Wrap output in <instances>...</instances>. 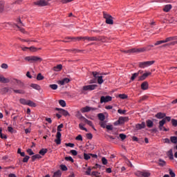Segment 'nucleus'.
<instances>
[{
  "mask_svg": "<svg viewBox=\"0 0 177 177\" xmlns=\"http://www.w3.org/2000/svg\"><path fill=\"white\" fill-rule=\"evenodd\" d=\"M25 60L29 62L30 63H41L42 62V58L38 56H28L25 57Z\"/></svg>",
  "mask_w": 177,
  "mask_h": 177,
  "instance_id": "1",
  "label": "nucleus"
},
{
  "mask_svg": "<svg viewBox=\"0 0 177 177\" xmlns=\"http://www.w3.org/2000/svg\"><path fill=\"white\" fill-rule=\"evenodd\" d=\"M103 17L106 19V24H114V21H113V17L111 15L104 12Z\"/></svg>",
  "mask_w": 177,
  "mask_h": 177,
  "instance_id": "2",
  "label": "nucleus"
},
{
  "mask_svg": "<svg viewBox=\"0 0 177 177\" xmlns=\"http://www.w3.org/2000/svg\"><path fill=\"white\" fill-rule=\"evenodd\" d=\"M154 61H147L144 62H140L139 67L140 68H145V67H149L150 66H152V64H154Z\"/></svg>",
  "mask_w": 177,
  "mask_h": 177,
  "instance_id": "3",
  "label": "nucleus"
},
{
  "mask_svg": "<svg viewBox=\"0 0 177 177\" xmlns=\"http://www.w3.org/2000/svg\"><path fill=\"white\" fill-rule=\"evenodd\" d=\"M48 0H38L34 2V5L37 6H48Z\"/></svg>",
  "mask_w": 177,
  "mask_h": 177,
  "instance_id": "4",
  "label": "nucleus"
},
{
  "mask_svg": "<svg viewBox=\"0 0 177 177\" xmlns=\"http://www.w3.org/2000/svg\"><path fill=\"white\" fill-rule=\"evenodd\" d=\"M111 100H113V97L110 95H106V97L101 96L100 97V103H107L111 102Z\"/></svg>",
  "mask_w": 177,
  "mask_h": 177,
  "instance_id": "5",
  "label": "nucleus"
},
{
  "mask_svg": "<svg viewBox=\"0 0 177 177\" xmlns=\"http://www.w3.org/2000/svg\"><path fill=\"white\" fill-rule=\"evenodd\" d=\"M96 88H97V84L84 86L83 91H94V89H96Z\"/></svg>",
  "mask_w": 177,
  "mask_h": 177,
  "instance_id": "6",
  "label": "nucleus"
},
{
  "mask_svg": "<svg viewBox=\"0 0 177 177\" xmlns=\"http://www.w3.org/2000/svg\"><path fill=\"white\" fill-rule=\"evenodd\" d=\"M57 139L55 140L56 145H60L62 143V133L60 131L57 132Z\"/></svg>",
  "mask_w": 177,
  "mask_h": 177,
  "instance_id": "7",
  "label": "nucleus"
},
{
  "mask_svg": "<svg viewBox=\"0 0 177 177\" xmlns=\"http://www.w3.org/2000/svg\"><path fill=\"white\" fill-rule=\"evenodd\" d=\"M55 110L57 111H59V114H62V115H64V117H67V115H70V113H68V111H67L63 109L55 108Z\"/></svg>",
  "mask_w": 177,
  "mask_h": 177,
  "instance_id": "8",
  "label": "nucleus"
},
{
  "mask_svg": "<svg viewBox=\"0 0 177 177\" xmlns=\"http://www.w3.org/2000/svg\"><path fill=\"white\" fill-rule=\"evenodd\" d=\"M149 75H151V73L149 72L142 74V75L138 77V81H145V80H146V77H149Z\"/></svg>",
  "mask_w": 177,
  "mask_h": 177,
  "instance_id": "9",
  "label": "nucleus"
},
{
  "mask_svg": "<svg viewBox=\"0 0 177 177\" xmlns=\"http://www.w3.org/2000/svg\"><path fill=\"white\" fill-rule=\"evenodd\" d=\"M136 129H143L144 128H146V123L145 122H142L141 124H136Z\"/></svg>",
  "mask_w": 177,
  "mask_h": 177,
  "instance_id": "10",
  "label": "nucleus"
},
{
  "mask_svg": "<svg viewBox=\"0 0 177 177\" xmlns=\"http://www.w3.org/2000/svg\"><path fill=\"white\" fill-rule=\"evenodd\" d=\"M177 39V36H174V37H167L166 38L164 41L165 44L167 42H171V41H176Z\"/></svg>",
  "mask_w": 177,
  "mask_h": 177,
  "instance_id": "11",
  "label": "nucleus"
},
{
  "mask_svg": "<svg viewBox=\"0 0 177 177\" xmlns=\"http://www.w3.org/2000/svg\"><path fill=\"white\" fill-rule=\"evenodd\" d=\"M0 82H2L3 84H8V82H9V79L6 78L2 75H0Z\"/></svg>",
  "mask_w": 177,
  "mask_h": 177,
  "instance_id": "12",
  "label": "nucleus"
},
{
  "mask_svg": "<svg viewBox=\"0 0 177 177\" xmlns=\"http://www.w3.org/2000/svg\"><path fill=\"white\" fill-rule=\"evenodd\" d=\"M141 88L143 91H146L147 89L149 88V83L147 82H144L141 84Z\"/></svg>",
  "mask_w": 177,
  "mask_h": 177,
  "instance_id": "13",
  "label": "nucleus"
},
{
  "mask_svg": "<svg viewBox=\"0 0 177 177\" xmlns=\"http://www.w3.org/2000/svg\"><path fill=\"white\" fill-rule=\"evenodd\" d=\"M68 82H70V79L66 77V78H64L62 80L59 81V84L60 85H64L66 84H68Z\"/></svg>",
  "mask_w": 177,
  "mask_h": 177,
  "instance_id": "14",
  "label": "nucleus"
},
{
  "mask_svg": "<svg viewBox=\"0 0 177 177\" xmlns=\"http://www.w3.org/2000/svg\"><path fill=\"white\" fill-rule=\"evenodd\" d=\"M172 9V5L171 4H167L166 6H165L164 8H163V11L168 12H169V10H171Z\"/></svg>",
  "mask_w": 177,
  "mask_h": 177,
  "instance_id": "15",
  "label": "nucleus"
},
{
  "mask_svg": "<svg viewBox=\"0 0 177 177\" xmlns=\"http://www.w3.org/2000/svg\"><path fill=\"white\" fill-rule=\"evenodd\" d=\"M126 121H128L127 117H120L118 119V123L120 124H124V122H126Z\"/></svg>",
  "mask_w": 177,
  "mask_h": 177,
  "instance_id": "16",
  "label": "nucleus"
},
{
  "mask_svg": "<svg viewBox=\"0 0 177 177\" xmlns=\"http://www.w3.org/2000/svg\"><path fill=\"white\" fill-rule=\"evenodd\" d=\"M82 118L84 120V122H86V124L89 125V127H92V128H93V124L92 123V121L88 120V119L85 118V117L84 116H82Z\"/></svg>",
  "mask_w": 177,
  "mask_h": 177,
  "instance_id": "17",
  "label": "nucleus"
},
{
  "mask_svg": "<svg viewBox=\"0 0 177 177\" xmlns=\"http://www.w3.org/2000/svg\"><path fill=\"white\" fill-rule=\"evenodd\" d=\"M14 84H16V85H19L20 88H23L24 86V84L21 82V81L18 80H14Z\"/></svg>",
  "mask_w": 177,
  "mask_h": 177,
  "instance_id": "18",
  "label": "nucleus"
},
{
  "mask_svg": "<svg viewBox=\"0 0 177 177\" xmlns=\"http://www.w3.org/2000/svg\"><path fill=\"white\" fill-rule=\"evenodd\" d=\"M80 111H82V113H88V111H91V106H85L83 107L80 109Z\"/></svg>",
  "mask_w": 177,
  "mask_h": 177,
  "instance_id": "19",
  "label": "nucleus"
},
{
  "mask_svg": "<svg viewBox=\"0 0 177 177\" xmlns=\"http://www.w3.org/2000/svg\"><path fill=\"white\" fill-rule=\"evenodd\" d=\"M62 68H63V65L62 64H58L56 66H54L53 70L54 71H61Z\"/></svg>",
  "mask_w": 177,
  "mask_h": 177,
  "instance_id": "20",
  "label": "nucleus"
},
{
  "mask_svg": "<svg viewBox=\"0 0 177 177\" xmlns=\"http://www.w3.org/2000/svg\"><path fill=\"white\" fill-rule=\"evenodd\" d=\"M100 37H88V42L93 41H100Z\"/></svg>",
  "mask_w": 177,
  "mask_h": 177,
  "instance_id": "21",
  "label": "nucleus"
},
{
  "mask_svg": "<svg viewBox=\"0 0 177 177\" xmlns=\"http://www.w3.org/2000/svg\"><path fill=\"white\" fill-rule=\"evenodd\" d=\"M165 124V119H162L159 122V129L160 131H162L164 124Z\"/></svg>",
  "mask_w": 177,
  "mask_h": 177,
  "instance_id": "22",
  "label": "nucleus"
},
{
  "mask_svg": "<svg viewBox=\"0 0 177 177\" xmlns=\"http://www.w3.org/2000/svg\"><path fill=\"white\" fill-rule=\"evenodd\" d=\"M30 86L31 88H33V89H36V91H41V86L37 84H31Z\"/></svg>",
  "mask_w": 177,
  "mask_h": 177,
  "instance_id": "23",
  "label": "nucleus"
},
{
  "mask_svg": "<svg viewBox=\"0 0 177 177\" xmlns=\"http://www.w3.org/2000/svg\"><path fill=\"white\" fill-rule=\"evenodd\" d=\"M156 118H158L159 120H161V118H165V117H166V114L165 113H158L156 115Z\"/></svg>",
  "mask_w": 177,
  "mask_h": 177,
  "instance_id": "24",
  "label": "nucleus"
},
{
  "mask_svg": "<svg viewBox=\"0 0 177 177\" xmlns=\"http://www.w3.org/2000/svg\"><path fill=\"white\" fill-rule=\"evenodd\" d=\"M135 50L134 53H140V52H146V48H133Z\"/></svg>",
  "mask_w": 177,
  "mask_h": 177,
  "instance_id": "25",
  "label": "nucleus"
},
{
  "mask_svg": "<svg viewBox=\"0 0 177 177\" xmlns=\"http://www.w3.org/2000/svg\"><path fill=\"white\" fill-rule=\"evenodd\" d=\"M142 73L140 71H139L138 73H133L131 77V81H135V78L136 77H139V74Z\"/></svg>",
  "mask_w": 177,
  "mask_h": 177,
  "instance_id": "26",
  "label": "nucleus"
},
{
  "mask_svg": "<svg viewBox=\"0 0 177 177\" xmlns=\"http://www.w3.org/2000/svg\"><path fill=\"white\" fill-rule=\"evenodd\" d=\"M26 106H30V107H37V104H35L34 102L28 100Z\"/></svg>",
  "mask_w": 177,
  "mask_h": 177,
  "instance_id": "27",
  "label": "nucleus"
},
{
  "mask_svg": "<svg viewBox=\"0 0 177 177\" xmlns=\"http://www.w3.org/2000/svg\"><path fill=\"white\" fill-rule=\"evenodd\" d=\"M48 153V149H41L39 151V154L40 156H44L45 154H46Z\"/></svg>",
  "mask_w": 177,
  "mask_h": 177,
  "instance_id": "28",
  "label": "nucleus"
},
{
  "mask_svg": "<svg viewBox=\"0 0 177 177\" xmlns=\"http://www.w3.org/2000/svg\"><path fill=\"white\" fill-rule=\"evenodd\" d=\"M97 117L100 121H104L106 120V116L103 113H98Z\"/></svg>",
  "mask_w": 177,
  "mask_h": 177,
  "instance_id": "29",
  "label": "nucleus"
},
{
  "mask_svg": "<svg viewBox=\"0 0 177 177\" xmlns=\"http://www.w3.org/2000/svg\"><path fill=\"white\" fill-rule=\"evenodd\" d=\"M5 8V1H0V13L3 12V9Z\"/></svg>",
  "mask_w": 177,
  "mask_h": 177,
  "instance_id": "30",
  "label": "nucleus"
},
{
  "mask_svg": "<svg viewBox=\"0 0 177 177\" xmlns=\"http://www.w3.org/2000/svg\"><path fill=\"white\" fill-rule=\"evenodd\" d=\"M13 92L15 93H19V95H24V93H26V91H24V90H16V89H14L13 90Z\"/></svg>",
  "mask_w": 177,
  "mask_h": 177,
  "instance_id": "31",
  "label": "nucleus"
},
{
  "mask_svg": "<svg viewBox=\"0 0 177 177\" xmlns=\"http://www.w3.org/2000/svg\"><path fill=\"white\" fill-rule=\"evenodd\" d=\"M19 102L21 104H24V106H27V103H28V100L24 99V98H21L19 100Z\"/></svg>",
  "mask_w": 177,
  "mask_h": 177,
  "instance_id": "32",
  "label": "nucleus"
},
{
  "mask_svg": "<svg viewBox=\"0 0 177 177\" xmlns=\"http://www.w3.org/2000/svg\"><path fill=\"white\" fill-rule=\"evenodd\" d=\"M170 142L171 143H174V145H176V143H177V138H176V136H171L170 137Z\"/></svg>",
  "mask_w": 177,
  "mask_h": 177,
  "instance_id": "33",
  "label": "nucleus"
},
{
  "mask_svg": "<svg viewBox=\"0 0 177 177\" xmlns=\"http://www.w3.org/2000/svg\"><path fill=\"white\" fill-rule=\"evenodd\" d=\"M37 158L39 160V158H42V156L40 154L34 155L32 156V161H35Z\"/></svg>",
  "mask_w": 177,
  "mask_h": 177,
  "instance_id": "34",
  "label": "nucleus"
},
{
  "mask_svg": "<svg viewBox=\"0 0 177 177\" xmlns=\"http://www.w3.org/2000/svg\"><path fill=\"white\" fill-rule=\"evenodd\" d=\"M153 125V121H151V120H147V127H148V128H152Z\"/></svg>",
  "mask_w": 177,
  "mask_h": 177,
  "instance_id": "35",
  "label": "nucleus"
},
{
  "mask_svg": "<svg viewBox=\"0 0 177 177\" xmlns=\"http://www.w3.org/2000/svg\"><path fill=\"white\" fill-rule=\"evenodd\" d=\"M97 82L100 85H102L104 81L103 80V76H98L97 77Z\"/></svg>",
  "mask_w": 177,
  "mask_h": 177,
  "instance_id": "36",
  "label": "nucleus"
},
{
  "mask_svg": "<svg viewBox=\"0 0 177 177\" xmlns=\"http://www.w3.org/2000/svg\"><path fill=\"white\" fill-rule=\"evenodd\" d=\"M123 53H135V49H129V50H122Z\"/></svg>",
  "mask_w": 177,
  "mask_h": 177,
  "instance_id": "37",
  "label": "nucleus"
},
{
  "mask_svg": "<svg viewBox=\"0 0 177 177\" xmlns=\"http://www.w3.org/2000/svg\"><path fill=\"white\" fill-rule=\"evenodd\" d=\"M79 128L82 131H85L86 132H88V129L84 127V124H82V123L79 124Z\"/></svg>",
  "mask_w": 177,
  "mask_h": 177,
  "instance_id": "38",
  "label": "nucleus"
},
{
  "mask_svg": "<svg viewBox=\"0 0 177 177\" xmlns=\"http://www.w3.org/2000/svg\"><path fill=\"white\" fill-rule=\"evenodd\" d=\"M55 177H61L62 176V171L60 170H58L54 173Z\"/></svg>",
  "mask_w": 177,
  "mask_h": 177,
  "instance_id": "39",
  "label": "nucleus"
},
{
  "mask_svg": "<svg viewBox=\"0 0 177 177\" xmlns=\"http://www.w3.org/2000/svg\"><path fill=\"white\" fill-rule=\"evenodd\" d=\"M44 77L42 75V74H41V73L37 74V81H42V80H44Z\"/></svg>",
  "mask_w": 177,
  "mask_h": 177,
  "instance_id": "40",
  "label": "nucleus"
},
{
  "mask_svg": "<svg viewBox=\"0 0 177 177\" xmlns=\"http://www.w3.org/2000/svg\"><path fill=\"white\" fill-rule=\"evenodd\" d=\"M1 93L2 95H4L5 93H8V87H3V88L1 89Z\"/></svg>",
  "mask_w": 177,
  "mask_h": 177,
  "instance_id": "41",
  "label": "nucleus"
},
{
  "mask_svg": "<svg viewBox=\"0 0 177 177\" xmlns=\"http://www.w3.org/2000/svg\"><path fill=\"white\" fill-rule=\"evenodd\" d=\"M59 104H60L62 107H66V101L60 100H59Z\"/></svg>",
  "mask_w": 177,
  "mask_h": 177,
  "instance_id": "42",
  "label": "nucleus"
},
{
  "mask_svg": "<svg viewBox=\"0 0 177 177\" xmlns=\"http://www.w3.org/2000/svg\"><path fill=\"white\" fill-rule=\"evenodd\" d=\"M49 86L53 91H56V89H57V88H58L57 84H50Z\"/></svg>",
  "mask_w": 177,
  "mask_h": 177,
  "instance_id": "43",
  "label": "nucleus"
},
{
  "mask_svg": "<svg viewBox=\"0 0 177 177\" xmlns=\"http://www.w3.org/2000/svg\"><path fill=\"white\" fill-rule=\"evenodd\" d=\"M84 160H90L91 158V153H84Z\"/></svg>",
  "mask_w": 177,
  "mask_h": 177,
  "instance_id": "44",
  "label": "nucleus"
},
{
  "mask_svg": "<svg viewBox=\"0 0 177 177\" xmlns=\"http://www.w3.org/2000/svg\"><path fill=\"white\" fill-rule=\"evenodd\" d=\"M66 161H71V162H74V159L71 156L65 157Z\"/></svg>",
  "mask_w": 177,
  "mask_h": 177,
  "instance_id": "45",
  "label": "nucleus"
},
{
  "mask_svg": "<svg viewBox=\"0 0 177 177\" xmlns=\"http://www.w3.org/2000/svg\"><path fill=\"white\" fill-rule=\"evenodd\" d=\"M119 138H120V139L122 140H125V139H127V135L124 134V133H120L119 135Z\"/></svg>",
  "mask_w": 177,
  "mask_h": 177,
  "instance_id": "46",
  "label": "nucleus"
},
{
  "mask_svg": "<svg viewBox=\"0 0 177 177\" xmlns=\"http://www.w3.org/2000/svg\"><path fill=\"white\" fill-rule=\"evenodd\" d=\"M161 44H165V41L164 40L158 41L155 43V46H157L158 45H161Z\"/></svg>",
  "mask_w": 177,
  "mask_h": 177,
  "instance_id": "47",
  "label": "nucleus"
},
{
  "mask_svg": "<svg viewBox=\"0 0 177 177\" xmlns=\"http://www.w3.org/2000/svg\"><path fill=\"white\" fill-rule=\"evenodd\" d=\"M158 164L160 167H164V165H165V161H164L162 159H159V163Z\"/></svg>",
  "mask_w": 177,
  "mask_h": 177,
  "instance_id": "48",
  "label": "nucleus"
},
{
  "mask_svg": "<svg viewBox=\"0 0 177 177\" xmlns=\"http://www.w3.org/2000/svg\"><path fill=\"white\" fill-rule=\"evenodd\" d=\"M60 168L62 171H67L68 169L67 166H66L65 165H61Z\"/></svg>",
  "mask_w": 177,
  "mask_h": 177,
  "instance_id": "49",
  "label": "nucleus"
},
{
  "mask_svg": "<svg viewBox=\"0 0 177 177\" xmlns=\"http://www.w3.org/2000/svg\"><path fill=\"white\" fill-rule=\"evenodd\" d=\"M26 151L29 154V156H34V152L32 151V149H28L26 150Z\"/></svg>",
  "mask_w": 177,
  "mask_h": 177,
  "instance_id": "50",
  "label": "nucleus"
},
{
  "mask_svg": "<svg viewBox=\"0 0 177 177\" xmlns=\"http://www.w3.org/2000/svg\"><path fill=\"white\" fill-rule=\"evenodd\" d=\"M102 162L103 165H107V159H106V158L103 157L102 158Z\"/></svg>",
  "mask_w": 177,
  "mask_h": 177,
  "instance_id": "51",
  "label": "nucleus"
},
{
  "mask_svg": "<svg viewBox=\"0 0 177 177\" xmlns=\"http://www.w3.org/2000/svg\"><path fill=\"white\" fill-rule=\"evenodd\" d=\"M171 124H172L173 127H177V120L172 119Z\"/></svg>",
  "mask_w": 177,
  "mask_h": 177,
  "instance_id": "52",
  "label": "nucleus"
},
{
  "mask_svg": "<svg viewBox=\"0 0 177 177\" xmlns=\"http://www.w3.org/2000/svg\"><path fill=\"white\" fill-rule=\"evenodd\" d=\"M142 176H144V177H149L150 176V173L149 172H142L141 174Z\"/></svg>",
  "mask_w": 177,
  "mask_h": 177,
  "instance_id": "53",
  "label": "nucleus"
},
{
  "mask_svg": "<svg viewBox=\"0 0 177 177\" xmlns=\"http://www.w3.org/2000/svg\"><path fill=\"white\" fill-rule=\"evenodd\" d=\"M169 175L171 177H175L176 174L175 173L172 171V169H169Z\"/></svg>",
  "mask_w": 177,
  "mask_h": 177,
  "instance_id": "54",
  "label": "nucleus"
},
{
  "mask_svg": "<svg viewBox=\"0 0 177 177\" xmlns=\"http://www.w3.org/2000/svg\"><path fill=\"white\" fill-rule=\"evenodd\" d=\"M28 160H30V156H26L23 159V162H28Z\"/></svg>",
  "mask_w": 177,
  "mask_h": 177,
  "instance_id": "55",
  "label": "nucleus"
},
{
  "mask_svg": "<svg viewBox=\"0 0 177 177\" xmlns=\"http://www.w3.org/2000/svg\"><path fill=\"white\" fill-rule=\"evenodd\" d=\"M119 97L120 99H127L128 97V95L125 94H120L119 95Z\"/></svg>",
  "mask_w": 177,
  "mask_h": 177,
  "instance_id": "56",
  "label": "nucleus"
},
{
  "mask_svg": "<svg viewBox=\"0 0 177 177\" xmlns=\"http://www.w3.org/2000/svg\"><path fill=\"white\" fill-rule=\"evenodd\" d=\"M29 49L30 50L31 52H37V50H38V48L34 46L29 47Z\"/></svg>",
  "mask_w": 177,
  "mask_h": 177,
  "instance_id": "57",
  "label": "nucleus"
},
{
  "mask_svg": "<svg viewBox=\"0 0 177 177\" xmlns=\"http://www.w3.org/2000/svg\"><path fill=\"white\" fill-rule=\"evenodd\" d=\"M151 48H154V46L153 45H149V46H147V47H145V51L146 50H151Z\"/></svg>",
  "mask_w": 177,
  "mask_h": 177,
  "instance_id": "58",
  "label": "nucleus"
},
{
  "mask_svg": "<svg viewBox=\"0 0 177 177\" xmlns=\"http://www.w3.org/2000/svg\"><path fill=\"white\" fill-rule=\"evenodd\" d=\"M70 153H72V156H77L78 154V152L74 149L71 150Z\"/></svg>",
  "mask_w": 177,
  "mask_h": 177,
  "instance_id": "59",
  "label": "nucleus"
},
{
  "mask_svg": "<svg viewBox=\"0 0 177 177\" xmlns=\"http://www.w3.org/2000/svg\"><path fill=\"white\" fill-rule=\"evenodd\" d=\"M63 127H64L63 124H59L57 127V132H62V128H63Z\"/></svg>",
  "mask_w": 177,
  "mask_h": 177,
  "instance_id": "60",
  "label": "nucleus"
},
{
  "mask_svg": "<svg viewBox=\"0 0 177 177\" xmlns=\"http://www.w3.org/2000/svg\"><path fill=\"white\" fill-rule=\"evenodd\" d=\"M92 74L94 77V78H97V77H99V73L95 71V72H92Z\"/></svg>",
  "mask_w": 177,
  "mask_h": 177,
  "instance_id": "61",
  "label": "nucleus"
},
{
  "mask_svg": "<svg viewBox=\"0 0 177 177\" xmlns=\"http://www.w3.org/2000/svg\"><path fill=\"white\" fill-rule=\"evenodd\" d=\"M86 136L87 139H90V140L92 139V138H93V136L91 133H87L86 135Z\"/></svg>",
  "mask_w": 177,
  "mask_h": 177,
  "instance_id": "62",
  "label": "nucleus"
},
{
  "mask_svg": "<svg viewBox=\"0 0 177 177\" xmlns=\"http://www.w3.org/2000/svg\"><path fill=\"white\" fill-rule=\"evenodd\" d=\"M118 113H119V114H125L127 113V111L122 110V109H118Z\"/></svg>",
  "mask_w": 177,
  "mask_h": 177,
  "instance_id": "63",
  "label": "nucleus"
},
{
  "mask_svg": "<svg viewBox=\"0 0 177 177\" xmlns=\"http://www.w3.org/2000/svg\"><path fill=\"white\" fill-rule=\"evenodd\" d=\"M92 169H93L91 167H88L87 171H86V175H91V171H92Z\"/></svg>",
  "mask_w": 177,
  "mask_h": 177,
  "instance_id": "64",
  "label": "nucleus"
}]
</instances>
